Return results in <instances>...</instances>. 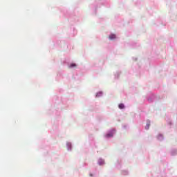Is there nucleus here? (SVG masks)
<instances>
[{
	"instance_id": "nucleus-3",
	"label": "nucleus",
	"mask_w": 177,
	"mask_h": 177,
	"mask_svg": "<svg viewBox=\"0 0 177 177\" xmlns=\"http://www.w3.org/2000/svg\"><path fill=\"white\" fill-rule=\"evenodd\" d=\"M124 104H119V109H124Z\"/></svg>"
},
{
	"instance_id": "nucleus-1",
	"label": "nucleus",
	"mask_w": 177,
	"mask_h": 177,
	"mask_svg": "<svg viewBox=\"0 0 177 177\" xmlns=\"http://www.w3.org/2000/svg\"><path fill=\"white\" fill-rule=\"evenodd\" d=\"M109 39H115V35H109Z\"/></svg>"
},
{
	"instance_id": "nucleus-5",
	"label": "nucleus",
	"mask_w": 177,
	"mask_h": 177,
	"mask_svg": "<svg viewBox=\"0 0 177 177\" xmlns=\"http://www.w3.org/2000/svg\"><path fill=\"white\" fill-rule=\"evenodd\" d=\"M150 128V124H147L146 129H149Z\"/></svg>"
},
{
	"instance_id": "nucleus-2",
	"label": "nucleus",
	"mask_w": 177,
	"mask_h": 177,
	"mask_svg": "<svg viewBox=\"0 0 177 177\" xmlns=\"http://www.w3.org/2000/svg\"><path fill=\"white\" fill-rule=\"evenodd\" d=\"M112 136H113V133H108L106 136V138H111Z\"/></svg>"
},
{
	"instance_id": "nucleus-4",
	"label": "nucleus",
	"mask_w": 177,
	"mask_h": 177,
	"mask_svg": "<svg viewBox=\"0 0 177 177\" xmlns=\"http://www.w3.org/2000/svg\"><path fill=\"white\" fill-rule=\"evenodd\" d=\"M75 64H71L70 66H69V67H70V68H71L72 67H75Z\"/></svg>"
}]
</instances>
